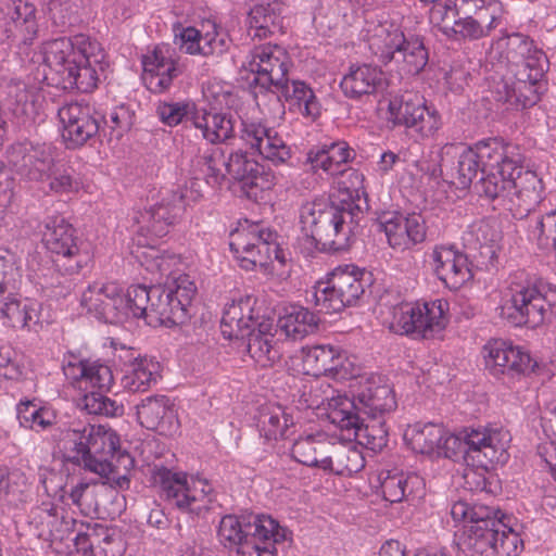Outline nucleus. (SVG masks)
Instances as JSON below:
<instances>
[{
	"label": "nucleus",
	"mask_w": 556,
	"mask_h": 556,
	"mask_svg": "<svg viewBox=\"0 0 556 556\" xmlns=\"http://www.w3.org/2000/svg\"><path fill=\"white\" fill-rule=\"evenodd\" d=\"M364 207L349 191L331 199L318 198L300 207V224L307 243L317 252L337 254L348 251L355 240Z\"/></svg>",
	"instance_id": "f257e3e1"
},
{
	"label": "nucleus",
	"mask_w": 556,
	"mask_h": 556,
	"mask_svg": "<svg viewBox=\"0 0 556 556\" xmlns=\"http://www.w3.org/2000/svg\"><path fill=\"white\" fill-rule=\"evenodd\" d=\"M455 521H465L456 536L458 556H518L523 549L519 533L508 527L494 506L459 500L451 507Z\"/></svg>",
	"instance_id": "f03ea898"
},
{
	"label": "nucleus",
	"mask_w": 556,
	"mask_h": 556,
	"mask_svg": "<svg viewBox=\"0 0 556 556\" xmlns=\"http://www.w3.org/2000/svg\"><path fill=\"white\" fill-rule=\"evenodd\" d=\"M43 62L65 90L91 92L105 78L108 54L100 42L85 34L61 37L43 46Z\"/></svg>",
	"instance_id": "7ed1b4c3"
},
{
	"label": "nucleus",
	"mask_w": 556,
	"mask_h": 556,
	"mask_svg": "<svg viewBox=\"0 0 556 556\" xmlns=\"http://www.w3.org/2000/svg\"><path fill=\"white\" fill-rule=\"evenodd\" d=\"M274 329V318L264 314L263 305L258 304L255 296H241L224 308L220 320L224 338L247 339L250 357L264 368L273 366L281 358Z\"/></svg>",
	"instance_id": "20e7f679"
},
{
	"label": "nucleus",
	"mask_w": 556,
	"mask_h": 556,
	"mask_svg": "<svg viewBox=\"0 0 556 556\" xmlns=\"http://www.w3.org/2000/svg\"><path fill=\"white\" fill-rule=\"evenodd\" d=\"M311 408H324L328 419L342 430L361 425L364 417L384 418L396 407L393 389L381 377H371L361 386L353 399L346 395L317 399L307 404Z\"/></svg>",
	"instance_id": "39448f33"
},
{
	"label": "nucleus",
	"mask_w": 556,
	"mask_h": 556,
	"mask_svg": "<svg viewBox=\"0 0 556 556\" xmlns=\"http://www.w3.org/2000/svg\"><path fill=\"white\" fill-rule=\"evenodd\" d=\"M290 534L267 515H226L218 527L220 542L236 547L241 556H275L276 544L287 541Z\"/></svg>",
	"instance_id": "423d86ee"
},
{
	"label": "nucleus",
	"mask_w": 556,
	"mask_h": 556,
	"mask_svg": "<svg viewBox=\"0 0 556 556\" xmlns=\"http://www.w3.org/2000/svg\"><path fill=\"white\" fill-rule=\"evenodd\" d=\"M62 441L67 462L100 478L112 473L110 459L119 447V439L111 429L102 425L74 422L64 431Z\"/></svg>",
	"instance_id": "0eeeda50"
},
{
	"label": "nucleus",
	"mask_w": 556,
	"mask_h": 556,
	"mask_svg": "<svg viewBox=\"0 0 556 556\" xmlns=\"http://www.w3.org/2000/svg\"><path fill=\"white\" fill-rule=\"evenodd\" d=\"M515 277L508 288V299L501 307V315L516 327L535 328L556 317V292H545L541 282Z\"/></svg>",
	"instance_id": "6e6552de"
},
{
	"label": "nucleus",
	"mask_w": 556,
	"mask_h": 556,
	"mask_svg": "<svg viewBox=\"0 0 556 556\" xmlns=\"http://www.w3.org/2000/svg\"><path fill=\"white\" fill-rule=\"evenodd\" d=\"M511 437L503 428H465L457 434H446L438 453L453 460L464 459L469 463H481L480 456L492 462L506 463L507 448Z\"/></svg>",
	"instance_id": "1a4fd4ad"
},
{
	"label": "nucleus",
	"mask_w": 556,
	"mask_h": 556,
	"mask_svg": "<svg viewBox=\"0 0 556 556\" xmlns=\"http://www.w3.org/2000/svg\"><path fill=\"white\" fill-rule=\"evenodd\" d=\"M152 480L160 489L161 498L180 511L200 516L210 509L213 488L206 479L154 466Z\"/></svg>",
	"instance_id": "9d476101"
},
{
	"label": "nucleus",
	"mask_w": 556,
	"mask_h": 556,
	"mask_svg": "<svg viewBox=\"0 0 556 556\" xmlns=\"http://www.w3.org/2000/svg\"><path fill=\"white\" fill-rule=\"evenodd\" d=\"M42 242L56 256L54 266L67 274H78L92 262L91 243L79 238L76 229L60 214L43 220Z\"/></svg>",
	"instance_id": "9b49d317"
},
{
	"label": "nucleus",
	"mask_w": 556,
	"mask_h": 556,
	"mask_svg": "<svg viewBox=\"0 0 556 556\" xmlns=\"http://www.w3.org/2000/svg\"><path fill=\"white\" fill-rule=\"evenodd\" d=\"M526 159L521 160L514 169H508L505 176L489 175L482 180L473 184V190L479 197L488 200L513 202L514 197L527 205L529 213L532 206L541 202L543 198V182L535 172L525 165Z\"/></svg>",
	"instance_id": "f8f14e48"
},
{
	"label": "nucleus",
	"mask_w": 556,
	"mask_h": 556,
	"mask_svg": "<svg viewBox=\"0 0 556 556\" xmlns=\"http://www.w3.org/2000/svg\"><path fill=\"white\" fill-rule=\"evenodd\" d=\"M370 283V275L355 265L336 268L327 281L314 287L313 302L319 312L339 313L357 303Z\"/></svg>",
	"instance_id": "ddd939ff"
},
{
	"label": "nucleus",
	"mask_w": 556,
	"mask_h": 556,
	"mask_svg": "<svg viewBox=\"0 0 556 556\" xmlns=\"http://www.w3.org/2000/svg\"><path fill=\"white\" fill-rule=\"evenodd\" d=\"M130 301L135 318L144 319L151 327H173L186 324L191 314L166 287L130 286Z\"/></svg>",
	"instance_id": "4468645a"
},
{
	"label": "nucleus",
	"mask_w": 556,
	"mask_h": 556,
	"mask_svg": "<svg viewBox=\"0 0 556 556\" xmlns=\"http://www.w3.org/2000/svg\"><path fill=\"white\" fill-rule=\"evenodd\" d=\"M448 306L442 299L404 303L395 309L391 328L414 340L434 338L448 324Z\"/></svg>",
	"instance_id": "2eb2a0df"
},
{
	"label": "nucleus",
	"mask_w": 556,
	"mask_h": 556,
	"mask_svg": "<svg viewBox=\"0 0 556 556\" xmlns=\"http://www.w3.org/2000/svg\"><path fill=\"white\" fill-rule=\"evenodd\" d=\"M277 233L269 228L253 224L233 235L229 243L230 251L239 261L241 268L253 270L265 267L269 261L276 260L283 264L285 253L277 243Z\"/></svg>",
	"instance_id": "dca6fc26"
},
{
	"label": "nucleus",
	"mask_w": 556,
	"mask_h": 556,
	"mask_svg": "<svg viewBox=\"0 0 556 556\" xmlns=\"http://www.w3.org/2000/svg\"><path fill=\"white\" fill-rule=\"evenodd\" d=\"M247 68L254 74L251 86L260 105L261 96L273 94L289 78L290 59L278 45L260 46L251 52Z\"/></svg>",
	"instance_id": "f3484780"
},
{
	"label": "nucleus",
	"mask_w": 556,
	"mask_h": 556,
	"mask_svg": "<svg viewBox=\"0 0 556 556\" xmlns=\"http://www.w3.org/2000/svg\"><path fill=\"white\" fill-rule=\"evenodd\" d=\"M483 358L488 372L504 382L541 371L539 363L527 351L503 339L490 340L483 346Z\"/></svg>",
	"instance_id": "a211bd4d"
},
{
	"label": "nucleus",
	"mask_w": 556,
	"mask_h": 556,
	"mask_svg": "<svg viewBox=\"0 0 556 556\" xmlns=\"http://www.w3.org/2000/svg\"><path fill=\"white\" fill-rule=\"evenodd\" d=\"M389 113L395 126H404L416 140L433 137L442 127V121L434 106H428L422 97L406 93L390 101Z\"/></svg>",
	"instance_id": "6ab92c4d"
},
{
	"label": "nucleus",
	"mask_w": 556,
	"mask_h": 556,
	"mask_svg": "<svg viewBox=\"0 0 556 556\" xmlns=\"http://www.w3.org/2000/svg\"><path fill=\"white\" fill-rule=\"evenodd\" d=\"M81 305L100 320L110 324L121 323L128 317L135 318V306L130 301V287L123 294L115 282L93 283L83 292Z\"/></svg>",
	"instance_id": "aec40b11"
},
{
	"label": "nucleus",
	"mask_w": 556,
	"mask_h": 556,
	"mask_svg": "<svg viewBox=\"0 0 556 556\" xmlns=\"http://www.w3.org/2000/svg\"><path fill=\"white\" fill-rule=\"evenodd\" d=\"M58 116L63 126L62 138L67 149H77L98 136L106 137L102 128V116L87 103L73 102L59 109Z\"/></svg>",
	"instance_id": "412c9836"
},
{
	"label": "nucleus",
	"mask_w": 556,
	"mask_h": 556,
	"mask_svg": "<svg viewBox=\"0 0 556 556\" xmlns=\"http://www.w3.org/2000/svg\"><path fill=\"white\" fill-rule=\"evenodd\" d=\"M227 177L240 184L244 197L258 201L263 193L276 185L275 173L250 157L243 150L231 151L227 156Z\"/></svg>",
	"instance_id": "4be33fe9"
},
{
	"label": "nucleus",
	"mask_w": 556,
	"mask_h": 556,
	"mask_svg": "<svg viewBox=\"0 0 556 556\" xmlns=\"http://www.w3.org/2000/svg\"><path fill=\"white\" fill-rule=\"evenodd\" d=\"M429 54L424 37L408 34L400 29L388 33L379 60L388 65L392 62L402 65V70L410 75L419 74L428 63Z\"/></svg>",
	"instance_id": "5701e85b"
},
{
	"label": "nucleus",
	"mask_w": 556,
	"mask_h": 556,
	"mask_svg": "<svg viewBox=\"0 0 556 556\" xmlns=\"http://www.w3.org/2000/svg\"><path fill=\"white\" fill-rule=\"evenodd\" d=\"M187 197L188 190H170L163 193L156 203L139 213V230L154 238L165 237L181 217Z\"/></svg>",
	"instance_id": "b1692460"
},
{
	"label": "nucleus",
	"mask_w": 556,
	"mask_h": 556,
	"mask_svg": "<svg viewBox=\"0 0 556 556\" xmlns=\"http://www.w3.org/2000/svg\"><path fill=\"white\" fill-rule=\"evenodd\" d=\"M477 154L480 163L485 172L479 180L493 174L505 176L508 169L513 170L521 160H525L522 148L511 141H507L503 137H490L479 140L472 146H469Z\"/></svg>",
	"instance_id": "393cba45"
},
{
	"label": "nucleus",
	"mask_w": 556,
	"mask_h": 556,
	"mask_svg": "<svg viewBox=\"0 0 556 556\" xmlns=\"http://www.w3.org/2000/svg\"><path fill=\"white\" fill-rule=\"evenodd\" d=\"M85 383L97 389L81 399L83 407L88 414L105 417H119L124 414V405L104 394L113 383V374L109 366L90 362Z\"/></svg>",
	"instance_id": "a878e982"
},
{
	"label": "nucleus",
	"mask_w": 556,
	"mask_h": 556,
	"mask_svg": "<svg viewBox=\"0 0 556 556\" xmlns=\"http://www.w3.org/2000/svg\"><path fill=\"white\" fill-rule=\"evenodd\" d=\"M239 138L274 165L287 164L291 160V147L274 128L256 122L241 121Z\"/></svg>",
	"instance_id": "bb28decb"
},
{
	"label": "nucleus",
	"mask_w": 556,
	"mask_h": 556,
	"mask_svg": "<svg viewBox=\"0 0 556 556\" xmlns=\"http://www.w3.org/2000/svg\"><path fill=\"white\" fill-rule=\"evenodd\" d=\"M378 226L393 249L404 251L426 239V222L418 213L406 216L396 212L384 213L379 217Z\"/></svg>",
	"instance_id": "cd10ccee"
},
{
	"label": "nucleus",
	"mask_w": 556,
	"mask_h": 556,
	"mask_svg": "<svg viewBox=\"0 0 556 556\" xmlns=\"http://www.w3.org/2000/svg\"><path fill=\"white\" fill-rule=\"evenodd\" d=\"M430 258L433 274L451 290H458L473 278L468 255L454 245L434 247Z\"/></svg>",
	"instance_id": "c85d7f7f"
},
{
	"label": "nucleus",
	"mask_w": 556,
	"mask_h": 556,
	"mask_svg": "<svg viewBox=\"0 0 556 556\" xmlns=\"http://www.w3.org/2000/svg\"><path fill=\"white\" fill-rule=\"evenodd\" d=\"M142 66V78L153 93L167 91L173 80L182 73L175 50L169 46H156L150 54L143 56Z\"/></svg>",
	"instance_id": "c756f323"
},
{
	"label": "nucleus",
	"mask_w": 556,
	"mask_h": 556,
	"mask_svg": "<svg viewBox=\"0 0 556 556\" xmlns=\"http://www.w3.org/2000/svg\"><path fill=\"white\" fill-rule=\"evenodd\" d=\"M139 424L162 435H173L179 428L173 402L165 395H149L136 405Z\"/></svg>",
	"instance_id": "7c9ffc66"
},
{
	"label": "nucleus",
	"mask_w": 556,
	"mask_h": 556,
	"mask_svg": "<svg viewBox=\"0 0 556 556\" xmlns=\"http://www.w3.org/2000/svg\"><path fill=\"white\" fill-rule=\"evenodd\" d=\"M271 96L282 106V101L287 102L291 112L303 117L314 121L320 116V102L312 87L304 80L288 78L282 88H278Z\"/></svg>",
	"instance_id": "2f4dec72"
},
{
	"label": "nucleus",
	"mask_w": 556,
	"mask_h": 556,
	"mask_svg": "<svg viewBox=\"0 0 556 556\" xmlns=\"http://www.w3.org/2000/svg\"><path fill=\"white\" fill-rule=\"evenodd\" d=\"M383 498L390 503H400L419 498L425 494L424 479L416 473L386 470L379 475Z\"/></svg>",
	"instance_id": "473e14b6"
},
{
	"label": "nucleus",
	"mask_w": 556,
	"mask_h": 556,
	"mask_svg": "<svg viewBox=\"0 0 556 556\" xmlns=\"http://www.w3.org/2000/svg\"><path fill=\"white\" fill-rule=\"evenodd\" d=\"M191 124L212 146L227 143L236 137L235 119L230 113L211 112L201 108L191 115Z\"/></svg>",
	"instance_id": "72a5a7b5"
},
{
	"label": "nucleus",
	"mask_w": 556,
	"mask_h": 556,
	"mask_svg": "<svg viewBox=\"0 0 556 556\" xmlns=\"http://www.w3.org/2000/svg\"><path fill=\"white\" fill-rule=\"evenodd\" d=\"M540 58L538 63H534V68L517 70V73L511 74L515 79L511 84L513 96L523 108L536 104L546 90L544 77L549 62L544 61L541 55Z\"/></svg>",
	"instance_id": "f704fd0d"
},
{
	"label": "nucleus",
	"mask_w": 556,
	"mask_h": 556,
	"mask_svg": "<svg viewBox=\"0 0 556 556\" xmlns=\"http://www.w3.org/2000/svg\"><path fill=\"white\" fill-rule=\"evenodd\" d=\"M383 85L382 71L370 64L351 66L349 73L343 76L340 83L343 94L352 100H359L365 96L374 94L383 88Z\"/></svg>",
	"instance_id": "c9c22d12"
},
{
	"label": "nucleus",
	"mask_w": 556,
	"mask_h": 556,
	"mask_svg": "<svg viewBox=\"0 0 556 556\" xmlns=\"http://www.w3.org/2000/svg\"><path fill=\"white\" fill-rule=\"evenodd\" d=\"M354 155V150L345 141H336L309 149L303 164L308 165L314 173L321 169L327 174L337 175L342 172L340 166L353 160Z\"/></svg>",
	"instance_id": "e433bc0d"
},
{
	"label": "nucleus",
	"mask_w": 556,
	"mask_h": 556,
	"mask_svg": "<svg viewBox=\"0 0 556 556\" xmlns=\"http://www.w3.org/2000/svg\"><path fill=\"white\" fill-rule=\"evenodd\" d=\"M18 283L12 294L0 295V319L4 326L31 330L39 321L36 306L22 299Z\"/></svg>",
	"instance_id": "4c0bfd02"
},
{
	"label": "nucleus",
	"mask_w": 556,
	"mask_h": 556,
	"mask_svg": "<svg viewBox=\"0 0 556 556\" xmlns=\"http://www.w3.org/2000/svg\"><path fill=\"white\" fill-rule=\"evenodd\" d=\"M248 14L250 31L253 38H266L283 30V4L278 0H260Z\"/></svg>",
	"instance_id": "58836bf2"
},
{
	"label": "nucleus",
	"mask_w": 556,
	"mask_h": 556,
	"mask_svg": "<svg viewBox=\"0 0 556 556\" xmlns=\"http://www.w3.org/2000/svg\"><path fill=\"white\" fill-rule=\"evenodd\" d=\"M503 55L510 74L517 73V70L534 68V63L541 59L540 55L544 61H548L545 53L534 46L532 39L519 33L507 36Z\"/></svg>",
	"instance_id": "ea45409f"
},
{
	"label": "nucleus",
	"mask_w": 556,
	"mask_h": 556,
	"mask_svg": "<svg viewBox=\"0 0 556 556\" xmlns=\"http://www.w3.org/2000/svg\"><path fill=\"white\" fill-rule=\"evenodd\" d=\"M213 31L202 34L194 27H186L175 35V45L188 54H201L203 56L220 54L225 50V39L217 38L216 26L211 25Z\"/></svg>",
	"instance_id": "a19ab883"
},
{
	"label": "nucleus",
	"mask_w": 556,
	"mask_h": 556,
	"mask_svg": "<svg viewBox=\"0 0 556 556\" xmlns=\"http://www.w3.org/2000/svg\"><path fill=\"white\" fill-rule=\"evenodd\" d=\"M125 352L129 354V365L122 377V386L130 392H144L156 384L160 378V363L139 355L134 356L131 350Z\"/></svg>",
	"instance_id": "79ce46f5"
},
{
	"label": "nucleus",
	"mask_w": 556,
	"mask_h": 556,
	"mask_svg": "<svg viewBox=\"0 0 556 556\" xmlns=\"http://www.w3.org/2000/svg\"><path fill=\"white\" fill-rule=\"evenodd\" d=\"M319 320V317L307 308L291 305L285 308L283 314L279 316L275 326L282 331L287 338L296 341L315 332Z\"/></svg>",
	"instance_id": "37998d69"
},
{
	"label": "nucleus",
	"mask_w": 556,
	"mask_h": 556,
	"mask_svg": "<svg viewBox=\"0 0 556 556\" xmlns=\"http://www.w3.org/2000/svg\"><path fill=\"white\" fill-rule=\"evenodd\" d=\"M227 156L218 146L205 149L191 161V168L203 176L206 185L220 187L227 179Z\"/></svg>",
	"instance_id": "c03bdc74"
},
{
	"label": "nucleus",
	"mask_w": 556,
	"mask_h": 556,
	"mask_svg": "<svg viewBox=\"0 0 556 556\" xmlns=\"http://www.w3.org/2000/svg\"><path fill=\"white\" fill-rule=\"evenodd\" d=\"M0 11L20 29L23 43L30 46L38 33L35 5L23 0H5L0 3Z\"/></svg>",
	"instance_id": "a18cd8bd"
},
{
	"label": "nucleus",
	"mask_w": 556,
	"mask_h": 556,
	"mask_svg": "<svg viewBox=\"0 0 556 556\" xmlns=\"http://www.w3.org/2000/svg\"><path fill=\"white\" fill-rule=\"evenodd\" d=\"M438 13H441L439 30L447 38L477 40L488 35V30L481 27L473 16L454 14L451 10H438Z\"/></svg>",
	"instance_id": "49530a36"
},
{
	"label": "nucleus",
	"mask_w": 556,
	"mask_h": 556,
	"mask_svg": "<svg viewBox=\"0 0 556 556\" xmlns=\"http://www.w3.org/2000/svg\"><path fill=\"white\" fill-rule=\"evenodd\" d=\"M332 444L326 440H317L315 435H307L298 439L291 450L292 457L300 464L308 467H318L321 469H332V459L330 456L318 458L317 455H323L327 450L331 448Z\"/></svg>",
	"instance_id": "de8ad7c7"
},
{
	"label": "nucleus",
	"mask_w": 556,
	"mask_h": 556,
	"mask_svg": "<svg viewBox=\"0 0 556 556\" xmlns=\"http://www.w3.org/2000/svg\"><path fill=\"white\" fill-rule=\"evenodd\" d=\"M54 168L51 149L45 146L31 147L27 150L20 165L21 175L29 180L43 181L50 178Z\"/></svg>",
	"instance_id": "09e8293b"
},
{
	"label": "nucleus",
	"mask_w": 556,
	"mask_h": 556,
	"mask_svg": "<svg viewBox=\"0 0 556 556\" xmlns=\"http://www.w3.org/2000/svg\"><path fill=\"white\" fill-rule=\"evenodd\" d=\"M404 439L410 444L413 451L431 454L439 452L444 439V428L432 422L416 424L405 431Z\"/></svg>",
	"instance_id": "8fccbe9b"
},
{
	"label": "nucleus",
	"mask_w": 556,
	"mask_h": 556,
	"mask_svg": "<svg viewBox=\"0 0 556 556\" xmlns=\"http://www.w3.org/2000/svg\"><path fill=\"white\" fill-rule=\"evenodd\" d=\"M29 482L26 475L17 468L0 469V500L9 506L18 507L27 502Z\"/></svg>",
	"instance_id": "3c124183"
},
{
	"label": "nucleus",
	"mask_w": 556,
	"mask_h": 556,
	"mask_svg": "<svg viewBox=\"0 0 556 556\" xmlns=\"http://www.w3.org/2000/svg\"><path fill=\"white\" fill-rule=\"evenodd\" d=\"M481 463H469L464 472V485L471 492L485 493L489 496L494 495L500 489L498 480L488 470L490 464H503L502 462H492L480 456Z\"/></svg>",
	"instance_id": "603ef678"
},
{
	"label": "nucleus",
	"mask_w": 556,
	"mask_h": 556,
	"mask_svg": "<svg viewBox=\"0 0 556 556\" xmlns=\"http://www.w3.org/2000/svg\"><path fill=\"white\" fill-rule=\"evenodd\" d=\"M528 237L540 250H556V210L529 216Z\"/></svg>",
	"instance_id": "864d4df0"
},
{
	"label": "nucleus",
	"mask_w": 556,
	"mask_h": 556,
	"mask_svg": "<svg viewBox=\"0 0 556 556\" xmlns=\"http://www.w3.org/2000/svg\"><path fill=\"white\" fill-rule=\"evenodd\" d=\"M16 414L22 427L37 432L51 428L55 422L54 413L39 406L35 401H21L16 406Z\"/></svg>",
	"instance_id": "5fc2aeb1"
},
{
	"label": "nucleus",
	"mask_w": 556,
	"mask_h": 556,
	"mask_svg": "<svg viewBox=\"0 0 556 556\" xmlns=\"http://www.w3.org/2000/svg\"><path fill=\"white\" fill-rule=\"evenodd\" d=\"M5 92L4 104L16 118H29L35 114L34 93L25 83L12 80Z\"/></svg>",
	"instance_id": "6e6d98bb"
},
{
	"label": "nucleus",
	"mask_w": 556,
	"mask_h": 556,
	"mask_svg": "<svg viewBox=\"0 0 556 556\" xmlns=\"http://www.w3.org/2000/svg\"><path fill=\"white\" fill-rule=\"evenodd\" d=\"M293 425V418L281 406L264 408L260 414L258 428L267 440L286 438L289 426Z\"/></svg>",
	"instance_id": "4d7b16f0"
},
{
	"label": "nucleus",
	"mask_w": 556,
	"mask_h": 556,
	"mask_svg": "<svg viewBox=\"0 0 556 556\" xmlns=\"http://www.w3.org/2000/svg\"><path fill=\"white\" fill-rule=\"evenodd\" d=\"M350 430H354L355 435L372 452H380L388 444L389 433L384 418L364 417L361 425H355Z\"/></svg>",
	"instance_id": "13d9d810"
},
{
	"label": "nucleus",
	"mask_w": 556,
	"mask_h": 556,
	"mask_svg": "<svg viewBox=\"0 0 556 556\" xmlns=\"http://www.w3.org/2000/svg\"><path fill=\"white\" fill-rule=\"evenodd\" d=\"M455 173V184L458 188L466 189L471 186L473 178H476L479 173L481 174L480 177H482L486 172L480 163L477 154L470 147H467L458 155Z\"/></svg>",
	"instance_id": "bf43d9fd"
},
{
	"label": "nucleus",
	"mask_w": 556,
	"mask_h": 556,
	"mask_svg": "<svg viewBox=\"0 0 556 556\" xmlns=\"http://www.w3.org/2000/svg\"><path fill=\"white\" fill-rule=\"evenodd\" d=\"M303 364L308 374L314 376L325 375L332 368L336 348L331 345H315L303 349Z\"/></svg>",
	"instance_id": "052dcab7"
},
{
	"label": "nucleus",
	"mask_w": 556,
	"mask_h": 556,
	"mask_svg": "<svg viewBox=\"0 0 556 556\" xmlns=\"http://www.w3.org/2000/svg\"><path fill=\"white\" fill-rule=\"evenodd\" d=\"M193 103L178 101L167 102L161 101L156 105V115L159 119L166 126L175 127L179 125L184 119L191 122V115L194 111H198Z\"/></svg>",
	"instance_id": "680f3d73"
},
{
	"label": "nucleus",
	"mask_w": 556,
	"mask_h": 556,
	"mask_svg": "<svg viewBox=\"0 0 556 556\" xmlns=\"http://www.w3.org/2000/svg\"><path fill=\"white\" fill-rule=\"evenodd\" d=\"M332 469H325L326 471L336 475H352L359 471L364 467V458L356 450L338 447L333 450Z\"/></svg>",
	"instance_id": "e2e57ef3"
},
{
	"label": "nucleus",
	"mask_w": 556,
	"mask_h": 556,
	"mask_svg": "<svg viewBox=\"0 0 556 556\" xmlns=\"http://www.w3.org/2000/svg\"><path fill=\"white\" fill-rule=\"evenodd\" d=\"M475 235L477 243L479 244V255L482 258L480 262L481 265L485 267L493 265L497 251V233L492 230L489 224L480 223L476 226Z\"/></svg>",
	"instance_id": "0e129e2a"
},
{
	"label": "nucleus",
	"mask_w": 556,
	"mask_h": 556,
	"mask_svg": "<svg viewBox=\"0 0 556 556\" xmlns=\"http://www.w3.org/2000/svg\"><path fill=\"white\" fill-rule=\"evenodd\" d=\"M102 122L104 123L102 128L106 129V137L119 139L131 129L135 123V114L128 106L119 105L112 110L109 121L102 119Z\"/></svg>",
	"instance_id": "69168bd1"
},
{
	"label": "nucleus",
	"mask_w": 556,
	"mask_h": 556,
	"mask_svg": "<svg viewBox=\"0 0 556 556\" xmlns=\"http://www.w3.org/2000/svg\"><path fill=\"white\" fill-rule=\"evenodd\" d=\"M14 267V254L7 249H0V295L12 294L14 286L18 283Z\"/></svg>",
	"instance_id": "338daca9"
},
{
	"label": "nucleus",
	"mask_w": 556,
	"mask_h": 556,
	"mask_svg": "<svg viewBox=\"0 0 556 556\" xmlns=\"http://www.w3.org/2000/svg\"><path fill=\"white\" fill-rule=\"evenodd\" d=\"M166 288L173 291V295L177 301L181 302L184 307L188 308V312H190L191 302L197 292L195 283L190 276L187 274H180L173 277L172 285Z\"/></svg>",
	"instance_id": "774afa93"
}]
</instances>
